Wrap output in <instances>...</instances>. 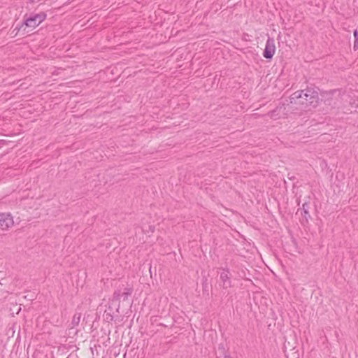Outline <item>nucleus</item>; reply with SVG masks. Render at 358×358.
<instances>
[{
	"instance_id": "9",
	"label": "nucleus",
	"mask_w": 358,
	"mask_h": 358,
	"mask_svg": "<svg viewBox=\"0 0 358 358\" xmlns=\"http://www.w3.org/2000/svg\"><path fill=\"white\" fill-rule=\"evenodd\" d=\"M113 305V304L110 303L103 315V320L107 322H112L115 317L114 315L113 308L112 306Z\"/></svg>"
},
{
	"instance_id": "17",
	"label": "nucleus",
	"mask_w": 358,
	"mask_h": 358,
	"mask_svg": "<svg viewBox=\"0 0 358 358\" xmlns=\"http://www.w3.org/2000/svg\"><path fill=\"white\" fill-rule=\"evenodd\" d=\"M148 272H149V273L150 274V275L152 276V270L149 269V270H148Z\"/></svg>"
},
{
	"instance_id": "5",
	"label": "nucleus",
	"mask_w": 358,
	"mask_h": 358,
	"mask_svg": "<svg viewBox=\"0 0 358 358\" xmlns=\"http://www.w3.org/2000/svg\"><path fill=\"white\" fill-rule=\"evenodd\" d=\"M303 91V96L306 98V102L307 103H306V108L308 106H316L319 100L317 92L312 88H307Z\"/></svg>"
},
{
	"instance_id": "14",
	"label": "nucleus",
	"mask_w": 358,
	"mask_h": 358,
	"mask_svg": "<svg viewBox=\"0 0 358 358\" xmlns=\"http://www.w3.org/2000/svg\"><path fill=\"white\" fill-rule=\"evenodd\" d=\"M336 92H337L336 90L330 91L329 92H325L324 94V95H326L327 96H329V95H331V94H334V93H335Z\"/></svg>"
},
{
	"instance_id": "16",
	"label": "nucleus",
	"mask_w": 358,
	"mask_h": 358,
	"mask_svg": "<svg viewBox=\"0 0 358 358\" xmlns=\"http://www.w3.org/2000/svg\"><path fill=\"white\" fill-rule=\"evenodd\" d=\"M224 358H232L229 355L225 354Z\"/></svg>"
},
{
	"instance_id": "3",
	"label": "nucleus",
	"mask_w": 358,
	"mask_h": 358,
	"mask_svg": "<svg viewBox=\"0 0 358 358\" xmlns=\"http://www.w3.org/2000/svg\"><path fill=\"white\" fill-rule=\"evenodd\" d=\"M46 18V14L43 12L34 14L26 18L22 23L24 24V34L28 33L27 28L34 29L38 27L41 22H43Z\"/></svg>"
},
{
	"instance_id": "4",
	"label": "nucleus",
	"mask_w": 358,
	"mask_h": 358,
	"mask_svg": "<svg viewBox=\"0 0 358 358\" xmlns=\"http://www.w3.org/2000/svg\"><path fill=\"white\" fill-rule=\"evenodd\" d=\"M306 98L303 96V90H298L294 92L289 97V102L292 104V107L294 108L295 106H301V110L306 108Z\"/></svg>"
},
{
	"instance_id": "10",
	"label": "nucleus",
	"mask_w": 358,
	"mask_h": 358,
	"mask_svg": "<svg viewBox=\"0 0 358 358\" xmlns=\"http://www.w3.org/2000/svg\"><path fill=\"white\" fill-rule=\"evenodd\" d=\"M80 317H81L80 313H77L73 315L72 320H71V325H72L71 328H73L76 326L78 325L80 320Z\"/></svg>"
},
{
	"instance_id": "1",
	"label": "nucleus",
	"mask_w": 358,
	"mask_h": 358,
	"mask_svg": "<svg viewBox=\"0 0 358 358\" xmlns=\"http://www.w3.org/2000/svg\"><path fill=\"white\" fill-rule=\"evenodd\" d=\"M134 292V288L132 286L129 285H127L126 287L123 288H119L115 290L113 295V299L111 301V304H114L117 302V304L115 305V311L119 313V310L120 308V301H125L128 299L129 296H131Z\"/></svg>"
},
{
	"instance_id": "13",
	"label": "nucleus",
	"mask_w": 358,
	"mask_h": 358,
	"mask_svg": "<svg viewBox=\"0 0 358 358\" xmlns=\"http://www.w3.org/2000/svg\"><path fill=\"white\" fill-rule=\"evenodd\" d=\"M308 206L306 203L303 204L302 210H303L305 217H306V215H308Z\"/></svg>"
},
{
	"instance_id": "12",
	"label": "nucleus",
	"mask_w": 358,
	"mask_h": 358,
	"mask_svg": "<svg viewBox=\"0 0 358 358\" xmlns=\"http://www.w3.org/2000/svg\"><path fill=\"white\" fill-rule=\"evenodd\" d=\"M354 36H355V42H354V49L356 50L358 49V34L357 31H355L354 32Z\"/></svg>"
},
{
	"instance_id": "18",
	"label": "nucleus",
	"mask_w": 358,
	"mask_h": 358,
	"mask_svg": "<svg viewBox=\"0 0 358 358\" xmlns=\"http://www.w3.org/2000/svg\"><path fill=\"white\" fill-rule=\"evenodd\" d=\"M269 271H270L271 273H272L273 275H275V273H274V272H273V271L272 269H270Z\"/></svg>"
},
{
	"instance_id": "6",
	"label": "nucleus",
	"mask_w": 358,
	"mask_h": 358,
	"mask_svg": "<svg viewBox=\"0 0 358 358\" xmlns=\"http://www.w3.org/2000/svg\"><path fill=\"white\" fill-rule=\"evenodd\" d=\"M14 224L13 217L10 213H0V229L7 230Z\"/></svg>"
},
{
	"instance_id": "19",
	"label": "nucleus",
	"mask_w": 358,
	"mask_h": 358,
	"mask_svg": "<svg viewBox=\"0 0 358 358\" xmlns=\"http://www.w3.org/2000/svg\"><path fill=\"white\" fill-rule=\"evenodd\" d=\"M357 34H358V32H357Z\"/></svg>"
},
{
	"instance_id": "2",
	"label": "nucleus",
	"mask_w": 358,
	"mask_h": 358,
	"mask_svg": "<svg viewBox=\"0 0 358 358\" xmlns=\"http://www.w3.org/2000/svg\"><path fill=\"white\" fill-rule=\"evenodd\" d=\"M294 108L292 104L289 102L288 103H282L278 106L274 110L269 112L268 115L274 120H277L281 117H287L289 113H293Z\"/></svg>"
},
{
	"instance_id": "11",
	"label": "nucleus",
	"mask_w": 358,
	"mask_h": 358,
	"mask_svg": "<svg viewBox=\"0 0 358 358\" xmlns=\"http://www.w3.org/2000/svg\"><path fill=\"white\" fill-rule=\"evenodd\" d=\"M24 24H22L20 27H15L13 30L12 31V34H13L14 36H16L18 32L22 29V31H24Z\"/></svg>"
},
{
	"instance_id": "7",
	"label": "nucleus",
	"mask_w": 358,
	"mask_h": 358,
	"mask_svg": "<svg viewBox=\"0 0 358 358\" xmlns=\"http://www.w3.org/2000/svg\"><path fill=\"white\" fill-rule=\"evenodd\" d=\"M275 52V41L273 38L268 37L266 41L265 49L263 52V56L266 59H271L273 57V56L274 55Z\"/></svg>"
},
{
	"instance_id": "15",
	"label": "nucleus",
	"mask_w": 358,
	"mask_h": 358,
	"mask_svg": "<svg viewBox=\"0 0 358 358\" xmlns=\"http://www.w3.org/2000/svg\"><path fill=\"white\" fill-rule=\"evenodd\" d=\"M355 101H356V100H355V101H353V103H352V104H355V106H352V108H355V110H356V108H358V103H355Z\"/></svg>"
},
{
	"instance_id": "8",
	"label": "nucleus",
	"mask_w": 358,
	"mask_h": 358,
	"mask_svg": "<svg viewBox=\"0 0 358 358\" xmlns=\"http://www.w3.org/2000/svg\"><path fill=\"white\" fill-rule=\"evenodd\" d=\"M220 278L223 282V287L228 288L231 287L229 270H223L220 273Z\"/></svg>"
}]
</instances>
